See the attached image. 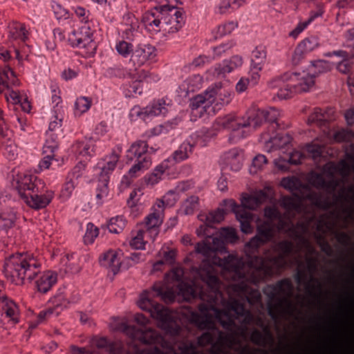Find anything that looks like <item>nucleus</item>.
Masks as SVG:
<instances>
[{"label": "nucleus", "mask_w": 354, "mask_h": 354, "mask_svg": "<svg viewBox=\"0 0 354 354\" xmlns=\"http://www.w3.org/2000/svg\"><path fill=\"white\" fill-rule=\"evenodd\" d=\"M71 10L81 23L86 25L89 22L91 12L88 10L80 6H72Z\"/></svg>", "instance_id": "obj_50"}, {"label": "nucleus", "mask_w": 354, "mask_h": 354, "mask_svg": "<svg viewBox=\"0 0 354 354\" xmlns=\"http://www.w3.org/2000/svg\"><path fill=\"white\" fill-rule=\"evenodd\" d=\"M266 48L263 46H259L252 53L251 65L253 68L262 70L266 59Z\"/></svg>", "instance_id": "obj_37"}, {"label": "nucleus", "mask_w": 354, "mask_h": 354, "mask_svg": "<svg viewBox=\"0 0 354 354\" xmlns=\"http://www.w3.org/2000/svg\"><path fill=\"white\" fill-rule=\"evenodd\" d=\"M292 284L290 279H283L278 281L276 284L267 285L263 290V293L268 297V314L274 320L279 319V311L284 302L289 308L292 304L286 299H281V295H286L292 290Z\"/></svg>", "instance_id": "obj_13"}, {"label": "nucleus", "mask_w": 354, "mask_h": 354, "mask_svg": "<svg viewBox=\"0 0 354 354\" xmlns=\"http://www.w3.org/2000/svg\"><path fill=\"white\" fill-rule=\"evenodd\" d=\"M135 321L139 326H135L128 324L124 321H116L113 325V330L121 331L125 333L129 338L130 345L129 350H127L124 345L120 343L111 342L106 337H100L94 340V344L99 348H105L109 351L111 354H138L139 351H146L148 342H144L139 337L134 335L130 330H122L120 326L123 324L127 325L129 328H135L136 330L149 331L151 330V328L147 326L149 319L142 314H136L135 316Z\"/></svg>", "instance_id": "obj_6"}, {"label": "nucleus", "mask_w": 354, "mask_h": 354, "mask_svg": "<svg viewBox=\"0 0 354 354\" xmlns=\"http://www.w3.org/2000/svg\"><path fill=\"white\" fill-rule=\"evenodd\" d=\"M119 158V155L113 152L100 160L94 168L95 175L98 177L96 198L99 204H102L109 196L110 176L115 169Z\"/></svg>", "instance_id": "obj_12"}, {"label": "nucleus", "mask_w": 354, "mask_h": 354, "mask_svg": "<svg viewBox=\"0 0 354 354\" xmlns=\"http://www.w3.org/2000/svg\"><path fill=\"white\" fill-rule=\"evenodd\" d=\"M43 183L41 179L30 173H19L13 176L11 181L12 187L17 192L21 200L27 195H30L36 185H41Z\"/></svg>", "instance_id": "obj_19"}, {"label": "nucleus", "mask_w": 354, "mask_h": 354, "mask_svg": "<svg viewBox=\"0 0 354 354\" xmlns=\"http://www.w3.org/2000/svg\"><path fill=\"white\" fill-rule=\"evenodd\" d=\"M86 167L84 161L80 160L79 162L73 168L71 171L68 174V179H74L76 182H78V179L82 176L84 171Z\"/></svg>", "instance_id": "obj_57"}, {"label": "nucleus", "mask_w": 354, "mask_h": 354, "mask_svg": "<svg viewBox=\"0 0 354 354\" xmlns=\"http://www.w3.org/2000/svg\"><path fill=\"white\" fill-rule=\"evenodd\" d=\"M54 198V192L46 188L44 183L37 185L32 189L30 195H27L22 201L32 209L38 210L45 208Z\"/></svg>", "instance_id": "obj_18"}, {"label": "nucleus", "mask_w": 354, "mask_h": 354, "mask_svg": "<svg viewBox=\"0 0 354 354\" xmlns=\"http://www.w3.org/2000/svg\"><path fill=\"white\" fill-rule=\"evenodd\" d=\"M305 198L308 199L313 205L324 210H328L332 206V203L328 198H324V196L322 193L312 190L310 188L308 189V193L306 194Z\"/></svg>", "instance_id": "obj_32"}, {"label": "nucleus", "mask_w": 354, "mask_h": 354, "mask_svg": "<svg viewBox=\"0 0 354 354\" xmlns=\"http://www.w3.org/2000/svg\"><path fill=\"white\" fill-rule=\"evenodd\" d=\"M230 93L221 88H209L203 94L193 97L190 106L196 115L202 117L205 113L208 115H214L221 108L230 103Z\"/></svg>", "instance_id": "obj_10"}, {"label": "nucleus", "mask_w": 354, "mask_h": 354, "mask_svg": "<svg viewBox=\"0 0 354 354\" xmlns=\"http://www.w3.org/2000/svg\"><path fill=\"white\" fill-rule=\"evenodd\" d=\"M77 184L78 182H76L74 179L71 180L67 178L61 190L60 197L64 201L68 199L71 196L72 193Z\"/></svg>", "instance_id": "obj_51"}, {"label": "nucleus", "mask_w": 354, "mask_h": 354, "mask_svg": "<svg viewBox=\"0 0 354 354\" xmlns=\"http://www.w3.org/2000/svg\"><path fill=\"white\" fill-rule=\"evenodd\" d=\"M133 71V68H128L121 64H117L109 67L105 71V75L110 78L124 79L131 77Z\"/></svg>", "instance_id": "obj_33"}, {"label": "nucleus", "mask_w": 354, "mask_h": 354, "mask_svg": "<svg viewBox=\"0 0 354 354\" xmlns=\"http://www.w3.org/2000/svg\"><path fill=\"white\" fill-rule=\"evenodd\" d=\"M244 4V0H221L216 8V12L225 14Z\"/></svg>", "instance_id": "obj_41"}, {"label": "nucleus", "mask_w": 354, "mask_h": 354, "mask_svg": "<svg viewBox=\"0 0 354 354\" xmlns=\"http://www.w3.org/2000/svg\"><path fill=\"white\" fill-rule=\"evenodd\" d=\"M41 264L28 254L16 253L6 259L3 272L6 277L12 283L23 285L30 282L39 272Z\"/></svg>", "instance_id": "obj_8"}, {"label": "nucleus", "mask_w": 354, "mask_h": 354, "mask_svg": "<svg viewBox=\"0 0 354 354\" xmlns=\"http://www.w3.org/2000/svg\"><path fill=\"white\" fill-rule=\"evenodd\" d=\"M21 312L18 304L8 298L0 300V327L8 329L19 323Z\"/></svg>", "instance_id": "obj_16"}, {"label": "nucleus", "mask_w": 354, "mask_h": 354, "mask_svg": "<svg viewBox=\"0 0 354 354\" xmlns=\"http://www.w3.org/2000/svg\"><path fill=\"white\" fill-rule=\"evenodd\" d=\"M124 89L127 97H133L136 94L140 95L142 93L141 80L133 81L129 84H125Z\"/></svg>", "instance_id": "obj_52"}, {"label": "nucleus", "mask_w": 354, "mask_h": 354, "mask_svg": "<svg viewBox=\"0 0 354 354\" xmlns=\"http://www.w3.org/2000/svg\"><path fill=\"white\" fill-rule=\"evenodd\" d=\"M198 207V197L191 196L183 204L181 210L185 214H192Z\"/></svg>", "instance_id": "obj_47"}, {"label": "nucleus", "mask_w": 354, "mask_h": 354, "mask_svg": "<svg viewBox=\"0 0 354 354\" xmlns=\"http://www.w3.org/2000/svg\"><path fill=\"white\" fill-rule=\"evenodd\" d=\"M142 22L149 31L163 30L173 33L185 24L184 12L181 8L167 3L157 5L143 15Z\"/></svg>", "instance_id": "obj_7"}, {"label": "nucleus", "mask_w": 354, "mask_h": 354, "mask_svg": "<svg viewBox=\"0 0 354 354\" xmlns=\"http://www.w3.org/2000/svg\"><path fill=\"white\" fill-rule=\"evenodd\" d=\"M269 198L266 192L260 190L252 195L243 194L241 205L232 199L223 201L226 210L235 214L243 233L252 232L251 223L255 221L259 223L257 234L245 245L246 261L229 254L223 258L215 257L212 262L222 270L231 271L235 279L241 280V283L234 286L235 290L241 294H249L248 300L250 304L261 302L260 291L252 285L257 286L261 281L272 277L274 270L283 268L286 257L294 251V243L289 240L277 241V234L283 232L294 240L306 241L304 234L309 228L308 222L299 221L295 224L292 218L300 207L290 196H283L280 201L286 210L284 214L275 205L265 207L266 220L263 221L251 213L250 210L257 209Z\"/></svg>", "instance_id": "obj_1"}, {"label": "nucleus", "mask_w": 354, "mask_h": 354, "mask_svg": "<svg viewBox=\"0 0 354 354\" xmlns=\"http://www.w3.org/2000/svg\"><path fill=\"white\" fill-rule=\"evenodd\" d=\"M303 152L294 150L290 152L288 158L279 157L274 160L275 166L282 171H288L290 165H299L304 158Z\"/></svg>", "instance_id": "obj_29"}, {"label": "nucleus", "mask_w": 354, "mask_h": 354, "mask_svg": "<svg viewBox=\"0 0 354 354\" xmlns=\"http://www.w3.org/2000/svg\"><path fill=\"white\" fill-rule=\"evenodd\" d=\"M35 287L38 292L46 293L57 283V274L52 271L39 272L35 276Z\"/></svg>", "instance_id": "obj_26"}, {"label": "nucleus", "mask_w": 354, "mask_h": 354, "mask_svg": "<svg viewBox=\"0 0 354 354\" xmlns=\"http://www.w3.org/2000/svg\"><path fill=\"white\" fill-rule=\"evenodd\" d=\"M156 151L153 147L148 149L145 141L139 140L134 142L127 152L129 160L134 161L127 174L122 177V183L129 185L132 178L137 177L151 165L150 155Z\"/></svg>", "instance_id": "obj_11"}, {"label": "nucleus", "mask_w": 354, "mask_h": 354, "mask_svg": "<svg viewBox=\"0 0 354 354\" xmlns=\"http://www.w3.org/2000/svg\"><path fill=\"white\" fill-rule=\"evenodd\" d=\"M91 104V98L84 96L77 97L75 103V115L78 117L81 116L82 114L89 110Z\"/></svg>", "instance_id": "obj_44"}, {"label": "nucleus", "mask_w": 354, "mask_h": 354, "mask_svg": "<svg viewBox=\"0 0 354 354\" xmlns=\"http://www.w3.org/2000/svg\"><path fill=\"white\" fill-rule=\"evenodd\" d=\"M171 106V100L166 97L154 100L145 107L134 106L129 113L131 120L140 118L143 120H149L155 116L165 115Z\"/></svg>", "instance_id": "obj_14"}, {"label": "nucleus", "mask_w": 354, "mask_h": 354, "mask_svg": "<svg viewBox=\"0 0 354 354\" xmlns=\"http://www.w3.org/2000/svg\"><path fill=\"white\" fill-rule=\"evenodd\" d=\"M305 151L308 153V156L311 157L314 160L326 157V147L316 142L308 144L306 146Z\"/></svg>", "instance_id": "obj_40"}, {"label": "nucleus", "mask_w": 354, "mask_h": 354, "mask_svg": "<svg viewBox=\"0 0 354 354\" xmlns=\"http://www.w3.org/2000/svg\"><path fill=\"white\" fill-rule=\"evenodd\" d=\"M222 274L229 284L227 288L228 299L222 291L223 284L218 277L209 269L205 275L198 273L201 281L192 280L187 282L183 275H176L179 282V293L187 301L200 300L198 312L192 311L191 322L199 329L206 330L197 339L198 345L205 347L211 345L212 354H227L239 344L238 336L245 338L249 326L255 324L263 328L265 334L272 342L270 330L261 317H256L248 309L244 301L251 306H262L261 302L250 304L248 300L249 294H241L235 290L234 286L241 283L235 279L231 271L222 270Z\"/></svg>", "instance_id": "obj_2"}, {"label": "nucleus", "mask_w": 354, "mask_h": 354, "mask_svg": "<svg viewBox=\"0 0 354 354\" xmlns=\"http://www.w3.org/2000/svg\"><path fill=\"white\" fill-rule=\"evenodd\" d=\"M108 131V126L105 122H101L97 124L94 129L93 136L91 138H95L94 142L95 143L97 140L100 136H104Z\"/></svg>", "instance_id": "obj_61"}, {"label": "nucleus", "mask_w": 354, "mask_h": 354, "mask_svg": "<svg viewBox=\"0 0 354 354\" xmlns=\"http://www.w3.org/2000/svg\"><path fill=\"white\" fill-rule=\"evenodd\" d=\"M55 305L53 308L49 307L46 310L39 312L37 316V324H40L51 316H58L64 308H66L68 301L64 297L58 295L55 297Z\"/></svg>", "instance_id": "obj_28"}, {"label": "nucleus", "mask_w": 354, "mask_h": 354, "mask_svg": "<svg viewBox=\"0 0 354 354\" xmlns=\"http://www.w3.org/2000/svg\"><path fill=\"white\" fill-rule=\"evenodd\" d=\"M266 337H269L258 329H254L250 335V340L252 343L258 346H265L266 343Z\"/></svg>", "instance_id": "obj_58"}, {"label": "nucleus", "mask_w": 354, "mask_h": 354, "mask_svg": "<svg viewBox=\"0 0 354 354\" xmlns=\"http://www.w3.org/2000/svg\"><path fill=\"white\" fill-rule=\"evenodd\" d=\"M203 136V131H196L192 134L189 139L183 142L170 157L155 168L153 173L148 178V183L151 185L158 183L160 180L169 174V169L173 165L189 157L195 145H205Z\"/></svg>", "instance_id": "obj_9"}, {"label": "nucleus", "mask_w": 354, "mask_h": 354, "mask_svg": "<svg viewBox=\"0 0 354 354\" xmlns=\"http://www.w3.org/2000/svg\"><path fill=\"white\" fill-rule=\"evenodd\" d=\"M163 201H158L151 209V212L146 216L142 228L149 234V239L154 240L159 234V228L164 218Z\"/></svg>", "instance_id": "obj_17"}, {"label": "nucleus", "mask_w": 354, "mask_h": 354, "mask_svg": "<svg viewBox=\"0 0 354 354\" xmlns=\"http://www.w3.org/2000/svg\"><path fill=\"white\" fill-rule=\"evenodd\" d=\"M226 211L218 208L208 213L203 212L198 214V219L203 223L197 229L199 236H205V240L198 243L196 247V251L204 255L221 252L225 249L227 243H234L238 239L236 232L232 227H223L218 232L213 227L214 224L219 223L225 217Z\"/></svg>", "instance_id": "obj_4"}, {"label": "nucleus", "mask_w": 354, "mask_h": 354, "mask_svg": "<svg viewBox=\"0 0 354 354\" xmlns=\"http://www.w3.org/2000/svg\"><path fill=\"white\" fill-rule=\"evenodd\" d=\"M191 184L187 181H183L178 183V185L176 186V187L174 189L169 190L167 195L165 196L166 198L167 197H169L170 196H173V200L176 201L178 198L180 194L189 190L190 189Z\"/></svg>", "instance_id": "obj_48"}, {"label": "nucleus", "mask_w": 354, "mask_h": 354, "mask_svg": "<svg viewBox=\"0 0 354 354\" xmlns=\"http://www.w3.org/2000/svg\"><path fill=\"white\" fill-rule=\"evenodd\" d=\"M179 117H176L171 120H168L163 124H159L150 129L149 136H157L162 134L168 133L170 131L175 129L180 122Z\"/></svg>", "instance_id": "obj_35"}, {"label": "nucleus", "mask_w": 354, "mask_h": 354, "mask_svg": "<svg viewBox=\"0 0 354 354\" xmlns=\"http://www.w3.org/2000/svg\"><path fill=\"white\" fill-rule=\"evenodd\" d=\"M175 258V252L174 250H169L164 253V257L162 260H160L157 261L154 264L155 269H159V266L166 263L168 264H172L174 262Z\"/></svg>", "instance_id": "obj_62"}, {"label": "nucleus", "mask_w": 354, "mask_h": 354, "mask_svg": "<svg viewBox=\"0 0 354 354\" xmlns=\"http://www.w3.org/2000/svg\"><path fill=\"white\" fill-rule=\"evenodd\" d=\"M51 92V100L53 104L52 109H55L57 107L64 108L62 105V100L59 95V91H57L56 88L52 86Z\"/></svg>", "instance_id": "obj_63"}, {"label": "nucleus", "mask_w": 354, "mask_h": 354, "mask_svg": "<svg viewBox=\"0 0 354 354\" xmlns=\"http://www.w3.org/2000/svg\"><path fill=\"white\" fill-rule=\"evenodd\" d=\"M335 120V110L329 107L323 111L320 108H314L313 112L308 116L307 123L309 126L319 127L324 133L329 132L330 122Z\"/></svg>", "instance_id": "obj_21"}, {"label": "nucleus", "mask_w": 354, "mask_h": 354, "mask_svg": "<svg viewBox=\"0 0 354 354\" xmlns=\"http://www.w3.org/2000/svg\"><path fill=\"white\" fill-rule=\"evenodd\" d=\"M10 71L13 73L12 77L15 80L13 82L11 80L9 81V82H8L7 88L3 91H0V93H5V96L8 103H11L13 105L17 106L19 102H20L21 100L24 99V95H21L17 91L10 88L11 86L16 85L18 82L15 73L12 68H10Z\"/></svg>", "instance_id": "obj_34"}, {"label": "nucleus", "mask_w": 354, "mask_h": 354, "mask_svg": "<svg viewBox=\"0 0 354 354\" xmlns=\"http://www.w3.org/2000/svg\"><path fill=\"white\" fill-rule=\"evenodd\" d=\"M308 273L300 268H297L296 273L294 274V279L297 284L301 285L305 283L308 292L310 294H314L315 286L312 285L308 280Z\"/></svg>", "instance_id": "obj_45"}, {"label": "nucleus", "mask_w": 354, "mask_h": 354, "mask_svg": "<svg viewBox=\"0 0 354 354\" xmlns=\"http://www.w3.org/2000/svg\"><path fill=\"white\" fill-rule=\"evenodd\" d=\"M319 46L318 39L310 37L302 40L296 47L292 57L294 65H297L306 55L315 50Z\"/></svg>", "instance_id": "obj_24"}, {"label": "nucleus", "mask_w": 354, "mask_h": 354, "mask_svg": "<svg viewBox=\"0 0 354 354\" xmlns=\"http://www.w3.org/2000/svg\"><path fill=\"white\" fill-rule=\"evenodd\" d=\"M12 75L13 73L9 66L0 67V91H3L7 88L9 81L13 82L15 80Z\"/></svg>", "instance_id": "obj_46"}, {"label": "nucleus", "mask_w": 354, "mask_h": 354, "mask_svg": "<svg viewBox=\"0 0 354 354\" xmlns=\"http://www.w3.org/2000/svg\"><path fill=\"white\" fill-rule=\"evenodd\" d=\"M122 255L120 251L109 250L100 257V263L102 266L110 269L115 274L122 266Z\"/></svg>", "instance_id": "obj_27"}, {"label": "nucleus", "mask_w": 354, "mask_h": 354, "mask_svg": "<svg viewBox=\"0 0 354 354\" xmlns=\"http://www.w3.org/2000/svg\"><path fill=\"white\" fill-rule=\"evenodd\" d=\"M17 219V212L13 208H6L0 212V231L8 233L14 227Z\"/></svg>", "instance_id": "obj_31"}, {"label": "nucleus", "mask_w": 354, "mask_h": 354, "mask_svg": "<svg viewBox=\"0 0 354 354\" xmlns=\"http://www.w3.org/2000/svg\"><path fill=\"white\" fill-rule=\"evenodd\" d=\"M308 181L316 189L324 190L328 194L333 195L336 201L347 200V196L345 194L344 191L339 195L335 194L337 188L339 185V182L335 178L327 180L322 174L312 171L310 174Z\"/></svg>", "instance_id": "obj_20"}, {"label": "nucleus", "mask_w": 354, "mask_h": 354, "mask_svg": "<svg viewBox=\"0 0 354 354\" xmlns=\"http://www.w3.org/2000/svg\"><path fill=\"white\" fill-rule=\"evenodd\" d=\"M65 115L64 108L57 107L55 109H51V116L48 125L49 130L61 131V127Z\"/></svg>", "instance_id": "obj_36"}, {"label": "nucleus", "mask_w": 354, "mask_h": 354, "mask_svg": "<svg viewBox=\"0 0 354 354\" xmlns=\"http://www.w3.org/2000/svg\"><path fill=\"white\" fill-rule=\"evenodd\" d=\"M99 230L93 223H88L86 225V230L84 236V241L86 244H91L98 236Z\"/></svg>", "instance_id": "obj_54"}, {"label": "nucleus", "mask_w": 354, "mask_h": 354, "mask_svg": "<svg viewBox=\"0 0 354 354\" xmlns=\"http://www.w3.org/2000/svg\"><path fill=\"white\" fill-rule=\"evenodd\" d=\"M93 32L88 25L74 30L68 36V42L73 48H86L93 42Z\"/></svg>", "instance_id": "obj_23"}, {"label": "nucleus", "mask_w": 354, "mask_h": 354, "mask_svg": "<svg viewBox=\"0 0 354 354\" xmlns=\"http://www.w3.org/2000/svg\"><path fill=\"white\" fill-rule=\"evenodd\" d=\"M279 111L275 108L268 110L249 109L242 117L229 115L216 119V124L223 129L231 130L234 136L245 138L252 131L262 124L264 121L270 124L267 132L262 134L261 140L265 142V149L268 152L283 149L292 142V138L279 129Z\"/></svg>", "instance_id": "obj_3"}, {"label": "nucleus", "mask_w": 354, "mask_h": 354, "mask_svg": "<svg viewBox=\"0 0 354 354\" xmlns=\"http://www.w3.org/2000/svg\"><path fill=\"white\" fill-rule=\"evenodd\" d=\"M0 146L1 150L8 160H14L17 156V147L13 140V132L10 129L8 118L0 109Z\"/></svg>", "instance_id": "obj_15"}, {"label": "nucleus", "mask_w": 354, "mask_h": 354, "mask_svg": "<svg viewBox=\"0 0 354 354\" xmlns=\"http://www.w3.org/2000/svg\"><path fill=\"white\" fill-rule=\"evenodd\" d=\"M297 180L294 177L283 178L281 180V185L290 191L297 189Z\"/></svg>", "instance_id": "obj_64"}, {"label": "nucleus", "mask_w": 354, "mask_h": 354, "mask_svg": "<svg viewBox=\"0 0 354 354\" xmlns=\"http://www.w3.org/2000/svg\"><path fill=\"white\" fill-rule=\"evenodd\" d=\"M308 263V270L310 273V281L313 282H316L317 283V288L319 290V292H322V284L318 281L317 279H315L312 273L314 272L317 270V260L313 258H308L307 259Z\"/></svg>", "instance_id": "obj_60"}, {"label": "nucleus", "mask_w": 354, "mask_h": 354, "mask_svg": "<svg viewBox=\"0 0 354 354\" xmlns=\"http://www.w3.org/2000/svg\"><path fill=\"white\" fill-rule=\"evenodd\" d=\"M51 9L57 20L66 19L70 17L69 12L56 1L51 2Z\"/></svg>", "instance_id": "obj_53"}, {"label": "nucleus", "mask_w": 354, "mask_h": 354, "mask_svg": "<svg viewBox=\"0 0 354 354\" xmlns=\"http://www.w3.org/2000/svg\"><path fill=\"white\" fill-rule=\"evenodd\" d=\"M57 131H50L49 129L46 133V140L43 147L44 153H53L59 145V136Z\"/></svg>", "instance_id": "obj_38"}, {"label": "nucleus", "mask_w": 354, "mask_h": 354, "mask_svg": "<svg viewBox=\"0 0 354 354\" xmlns=\"http://www.w3.org/2000/svg\"><path fill=\"white\" fill-rule=\"evenodd\" d=\"M127 224L122 216H116L110 218L107 223V228L111 233L119 234L123 231Z\"/></svg>", "instance_id": "obj_43"}, {"label": "nucleus", "mask_w": 354, "mask_h": 354, "mask_svg": "<svg viewBox=\"0 0 354 354\" xmlns=\"http://www.w3.org/2000/svg\"><path fill=\"white\" fill-rule=\"evenodd\" d=\"M145 238H149V234H146L144 229L141 228L138 230L136 236L131 239V247L135 249L143 248L145 244Z\"/></svg>", "instance_id": "obj_49"}, {"label": "nucleus", "mask_w": 354, "mask_h": 354, "mask_svg": "<svg viewBox=\"0 0 354 354\" xmlns=\"http://www.w3.org/2000/svg\"><path fill=\"white\" fill-rule=\"evenodd\" d=\"M328 63L317 60L311 63L307 71L287 72L270 82L271 88H278L277 95L281 100L292 97L293 95L307 92L315 84V78L319 74L327 71Z\"/></svg>", "instance_id": "obj_5"}, {"label": "nucleus", "mask_w": 354, "mask_h": 354, "mask_svg": "<svg viewBox=\"0 0 354 354\" xmlns=\"http://www.w3.org/2000/svg\"><path fill=\"white\" fill-rule=\"evenodd\" d=\"M28 30L23 24L15 23L10 28L9 36L14 40L25 42L28 39Z\"/></svg>", "instance_id": "obj_39"}, {"label": "nucleus", "mask_w": 354, "mask_h": 354, "mask_svg": "<svg viewBox=\"0 0 354 354\" xmlns=\"http://www.w3.org/2000/svg\"><path fill=\"white\" fill-rule=\"evenodd\" d=\"M203 78L199 75H194L187 78L185 84L187 86V92H194L201 87Z\"/></svg>", "instance_id": "obj_55"}, {"label": "nucleus", "mask_w": 354, "mask_h": 354, "mask_svg": "<svg viewBox=\"0 0 354 354\" xmlns=\"http://www.w3.org/2000/svg\"><path fill=\"white\" fill-rule=\"evenodd\" d=\"M236 24L234 21H230L218 27L216 37H221L227 34H230L236 27Z\"/></svg>", "instance_id": "obj_59"}, {"label": "nucleus", "mask_w": 354, "mask_h": 354, "mask_svg": "<svg viewBox=\"0 0 354 354\" xmlns=\"http://www.w3.org/2000/svg\"><path fill=\"white\" fill-rule=\"evenodd\" d=\"M242 57L235 55L230 59H225L222 63L216 65L214 68V75L217 77H223L227 73L232 72L234 69L242 66Z\"/></svg>", "instance_id": "obj_30"}, {"label": "nucleus", "mask_w": 354, "mask_h": 354, "mask_svg": "<svg viewBox=\"0 0 354 354\" xmlns=\"http://www.w3.org/2000/svg\"><path fill=\"white\" fill-rule=\"evenodd\" d=\"M115 49L118 54L124 58L131 56L134 51V48L132 43L124 39L116 40Z\"/></svg>", "instance_id": "obj_42"}, {"label": "nucleus", "mask_w": 354, "mask_h": 354, "mask_svg": "<svg viewBox=\"0 0 354 354\" xmlns=\"http://www.w3.org/2000/svg\"><path fill=\"white\" fill-rule=\"evenodd\" d=\"M156 48L151 45H139L134 49L133 53L129 59V64L132 65L133 71L143 66L148 60L156 57Z\"/></svg>", "instance_id": "obj_22"}, {"label": "nucleus", "mask_w": 354, "mask_h": 354, "mask_svg": "<svg viewBox=\"0 0 354 354\" xmlns=\"http://www.w3.org/2000/svg\"><path fill=\"white\" fill-rule=\"evenodd\" d=\"M267 162V158L264 155L259 154L253 158L252 165L250 168V174H256L259 169H261L263 167Z\"/></svg>", "instance_id": "obj_56"}, {"label": "nucleus", "mask_w": 354, "mask_h": 354, "mask_svg": "<svg viewBox=\"0 0 354 354\" xmlns=\"http://www.w3.org/2000/svg\"><path fill=\"white\" fill-rule=\"evenodd\" d=\"M95 138H85L77 140L71 147V152L77 158L82 156L87 158L96 154L97 146L94 142Z\"/></svg>", "instance_id": "obj_25"}]
</instances>
